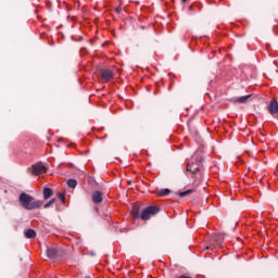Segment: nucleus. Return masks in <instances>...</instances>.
Instances as JSON below:
<instances>
[{
	"instance_id": "obj_18",
	"label": "nucleus",
	"mask_w": 278,
	"mask_h": 278,
	"mask_svg": "<svg viewBox=\"0 0 278 278\" xmlns=\"http://www.w3.org/2000/svg\"><path fill=\"white\" fill-rule=\"evenodd\" d=\"M115 12H117V14L121 12V8H117L116 10H115Z\"/></svg>"
},
{
	"instance_id": "obj_3",
	"label": "nucleus",
	"mask_w": 278,
	"mask_h": 278,
	"mask_svg": "<svg viewBox=\"0 0 278 278\" xmlns=\"http://www.w3.org/2000/svg\"><path fill=\"white\" fill-rule=\"evenodd\" d=\"M160 212V207L157 206H148L146 210L141 213V219L142 220H149L152 216H155Z\"/></svg>"
},
{
	"instance_id": "obj_4",
	"label": "nucleus",
	"mask_w": 278,
	"mask_h": 278,
	"mask_svg": "<svg viewBox=\"0 0 278 278\" xmlns=\"http://www.w3.org/2000/svg\"><path fill=\"white\" fill-rule=\"evenodd\" d=\"M101 77H102V81L104 83L112 81V79H114V72L110 68L102 70Z\"/></svg>"
},
{
	"instance_id": "obj_16",
	"label": "nucleus",
	"mask_w": 278,
	"mask_h": 278,
	"mask_svg": "<svg viewBox=\"0 0 278 278\" xmlns=\"http://www.w3.org/2000/svg\"><path fill=\"white\" fill-rule=\"evenodd\" d=\"M53 203H55V199H51L48 203H46L43 205L45 210H47L48 207H51V205H53Z\"/></svg>"
},
{
	"instance_id": "obj_5",
	"label": "nucleus",
	"mask_w": 278,
	"mask_h": 278,
	"mask_svg": "<svg viewBox=\"0 0 278 278\" xmlns=\"http://www.w3.org/2000/svg\"><path fill=\"white\" fill-rule=\"evenodd\" d=\"M186 170H187V173H191L192 177H195V179H197V177H199V176L197 175V173H199L200 168L197 167V166L194 165V163H189V164H187Z\"/></svg>"
},
{
	"instance_id": "obj_14",
	"label": "nucleus",
	"mask_w": 278,
	"mask_h": 278,
	"mask_svg": "<svg viewBox=\"0 0 278 278\" xmlns=\"http://www.w3.org/2000/svg\"><path fill=\"white\" fill-rule=\"evenodd\" d=\"M67 186H68L70 188H77V180H75V179H70V180L67 181Z\"/></svg>"
},
{
	"instance_id": "obj_12",
	"label": "nucleus",
	"mask_w": 278,
	"mask_h": 278,
	"mask_svg": "<svg viewBox=\"0 0 278 278\" xmlns=\"http://www.w3.org/2000/svg\"><path fill=\"white\" fill-rule=\"evenodd\" d=\"M157 197H168V194H170V191L168 189H161L160 191H157Z\"/></svg>"
},
{
	"instance_id": "obj_10",
	"label": "nucleus",
	"mask_w": 278,
	"mask_h": 278,
	"mask_svg": "<svg viewBox=\"0 0 278 278\" xmlns=\"http://www.w3.org/2000/svg\"><path fill=\"white\" fill-rule=\"evenodd\" d=\"M25 238L31 239V238H36V230L34 229H28L25 230Z\"/></svg>"
},
{
	"instance_id": "obj_1",
	"label": "nucleus",
	"mask_w": 278,
	"mask_h": 278,
	"mask_svg": "<svg viewBox=\"0 0 278 278\" xmlns=\"http://www.w3.org/2000/svg\"><path fill=\"white\" fill-rule=\"evenodd\" d=\"M20 204L22 205V207H24V210H40V207L42 206V201L34 200V197H31L30 194L22 192L20 194Z\"/></svg>"
},
{
	"instance_id": "obj_17",
	"label": "nucleus",
	"mask_w": 278,
	"mask_h": 278,
	"mask_svg": "<svg viewBox=\"0 0 278 278\" xmlns=\"http://www.w3.org/2000/svg\"><path fill=\"white\" fill-rule=\"evenodd\" d=\"M190 192H192V190L182 191L180 192V197H186L187 194H190Z\"/></svg>"
},
{
	"instance_id": "obj_7",
	"label": "nucleus",
	"mask_w": 278,
	"mask_h": 278,
	"mask_svg": "<svg viewBox=\"0 0 278 278\" xmlns=\"http://www.w3.org/2000/svg\"><path fill=\"white\" fill-rule=\"evenodd\" d=\"M268 112H269V114H278V102H277V100H271L269 102Z\"/></svg>"
},
{
	"instance_id": "obj_20",
	"label": "nucleus",
	"mask_w": 278,
	"mask_h": 278,
	"mask_svg": "<svg viewBox=\"0 0 278 278\" xmlns=\"http://www.w3.org/2000/svg\"><path fill=\"white\" fill-rule=\"evenodd\" d=\"M87 278H90V277H87Z\"/></svg>"
},
{
	"instance_id": "obj_13",
	"label": "nucleus",
	"mask_w": 278,
	"mask_h": 278,
	"mask_svg": "<svg viewBox=\"0 0 278 278\" xmlns=\"http://www.w3.org/2000/svg\"><path fill=\"white\" fill-rule=\"evenodd\" d=\"M131 214H132V218H139L140 217V210L138 208L137 205L134 206Z\"/></svg>"
},
{
	"instance_id": "obj_19",
	"label": "nucleus",
	"mask_w": 278,
	"mask_h": 278,
	"mask_svg": "<svg viewBox=\"0 0 278 278\" xmlns=\"http://www.w3.org/2000/svg\"><path fill=\"white\" fill-rule=\"evenodd\" d=\"M182 1V3H188V1H190V0H181Z\"/></svg>"
},
{
	"instance_id": "obj_11",
	"label": "nucleus",
	"mask_w": 278,
	"mask_h": 278,
	"mask_svg": "<svg viewBox=\"0 0 278 278\" xmlns=\"http://www.w3.org/2000/svg\"><path fill=\"white\" fill-rule=\"evenodd\" d=\"M251 98V96H242L236 99L237 103H247V101Z\"/></svg>"
},
{
	"instance_id": "obj_2",
	"label": "nucleus",
	"mask_w": 278,
	"mask_h": 278,
	"mask_svg": "<svg viewBox=\"0 0 278 278\" xmlns=\"http://www.w3.org/2000/svg\"><path fill=\"white\" fill-rule=\"evenodd\" d=\"M29 172L33 177H38V175H45L47 173V166L42 163H36L29 168Z\"/></svg>"
},
{
	"instance_id": "obj_6",
	"label": "nucleus",
	"mask_w": 278,
	"mask_h": 278,
	"mask_svg": "<svg viewBox=\"0 0 278 278\" xmlns=\"http://www.w3.org/2000/svg\"><path fill=\"white\" fill-rule=\"evenodd\" d=\"M91 199H92L93 203L99 205V203L103 202V193H101V191H94L91 195Z\"/></svg>"
},
{
	"instance_id": "obj_15",
	"label": "nucleus",
	"mask_w": 278,
	"mask_h": 278,
	"mask_svg": "<svg viewBox=\"0 0 278 278\" xmlns=\"http://www.w3.org/2000/svg\"><path fill=\"white\" fill-rule=\"evenodd\" d=\"M58 199H60V201H61L62 203H65V201H66V195H64V193H62V192H59V193H58Z\"/></svg>"
},
{
	"instance_id": "obj_8",
	"label": "nucleus",
	"mask_w": 278,
	"mask_h": 278,
	"mask_svg": "<svg viewBox=\"0 0 278 278\" xmlns=\"http://www.w3.org/2000/svg\"><path fill=\"white\" fill-rule=\"evenodd\" d=\"M47 255L50 260H55L58 257V250L55 248H48Z\"/></svg>"
},
{
	"instance_id": "obj_9",
	"label": "nucleus",
	"mask_w": 278,
	"mask_h": 278,
	"mask_svg": "<svg viewBox=\"0 0 278 278\" xmlns=\"http://www.w3.org/2000/svg\"><path fill=\"white\" fill-rule=\"evenodd\" d=\"M53 197V190L51 188H43V199H51Z\"/></svg>"
}]
</instances>
